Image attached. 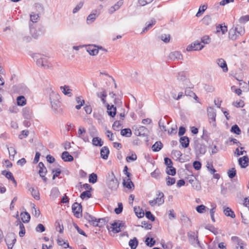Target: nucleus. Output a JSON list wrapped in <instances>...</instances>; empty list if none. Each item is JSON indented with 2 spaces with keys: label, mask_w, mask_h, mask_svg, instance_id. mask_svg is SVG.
<instances>
[{
  "label": "nucleus",
  "mask_w": 249,
  "mask_h": 249,
  "mask_svg": "<svg viewBox=\"0 0 249 249\" xmlns=\"http://www.w3.org/2000/svg\"><path fill=\"white\" fill-rule=\"evenodd\" d=\"M32 57L36 60V65L44 69H49L51 67V64L48 62V59L43 55L40 54H34Z\"/></svg>",
  "instance_id": "obj_1"
},
{
  "label": "nucleus",
  "mask_w": 249,
  "mask_h": 249,
  "mask_svg": "<svg viewBox=\"0 0 249 249\" xmlns=\"http://www.w3.org/2000/svg\"><path fill=\"white\" fill-rule=\"evenodd\" d=\"M50 92V100L52 108L54 110H57L60 107L59 100L60 99L59 95L55 91L51 89Z\"/></svg>",
  "instance_id": "obj_2"
},
{
  "label": "nucleus",
  "mask_w": 249,
  "mask_h": 249,
  "mask_svg": "<svg viewBox=\"0 0 249 249\" xmlns=\"http://www.w3.org/2000/svg\"><path fill=\"white\" fill-rule=\"evenodd\" d=\"M107 183L108 187L112 190H116L119 186V182L113 172L108 174Z\"/></svg>",
  "instance_id": "obj_3"
},
{
  "label": "nucleus",
  "mask_w": 249,
  "mask_h": 249,
  "mask_svg": "<svg viewBox=\"0 0 249 249\" xmlns=\"http://www.w3.org/2000/svg\"><path fill=\"white\" fill-rule=\"evenodd\" d=\"M188 237L190 243L194 247L198 246L201 248L200 244L198 240L197 235L193 231H189L188 232Z\"/></svg>",
  "instance_id": "obj_4"
},
{
  "label": "nucleus",
  "mask_w": 249,
  "mask_h": 249,
  "mask_svg": "<svg viewBox=\"0 0 249 249\" xmlns=\"http://www.w3.org/2000/svg\"><path fill=\"white\" fill-rule=\"evenodd\" d=\"M124 225L122 221L114 222L111 224L110 229L114 233H118L124 229Z\"/></svg>",
  "instance_id": "obj_5"
},
{
  "label": "nucleus",
  "mask_w": 249,
  "mask_h": 249,
  "mask_svg": "<svg viewBox=\"0 0 249 249\" xmlns=\"http://www.w3.org/2000/svg\"><path fill=\"white\" fill-rule=\"evenodd\" d=\"M207 113L210 123L213 124V126L215 127L216 111L215 109L212 107H209L207 108Z\"/></svg>",
  "instance_id": "obj_6"
},
{
  "label": "nucleus",
  "mask_w": 249,
  "mask_h": 249,
  "mask_svg": "<svg viewBox=\"0 0 249 249\" xmlns=\"http://www.w3.org/2000/svg\"><path fill=\"white\" fill-rule=\"evenodd\" d=\"M204 46L198 40L194 41L191 45L187 46L186 50L188 52L192 51H200L204 48Z\"/></svg>",
  "instance_id": "obj_7"
},
{
  "label": "nucleus",
  "mask_w": 249,
  "mask_h": 249,
  "mask_svg": "<svg viewBox=\"0 0 249 249\" xmlns=\"http://www.w3.org/2000/svg\"><path fill=\"white\" fill-rule=\"evenodd\" d=\"M72 211L74 215L77 218L82 216V206L77 202H75L72 205Z\"/></svg>",
  "instance_id": "obj_8"
},
{
  "label": "nucleus",
  "mask_w": 249,
  "mask_h": 249,
  "mask_svg": "<svg viewBox=\"0 0 249 249\" xmlns=\"http://www.w3.org/2000/svg\"><path fill=\"white\" fill-rule=\"evenodd\" d=\"M163 197L164 194L163 193L159 192L157 197L153 200H150L149 203L151 206H154L157 204L158 205H161L164 202Z\"/></svg>",
  "instance_id": "obj_9"
},
{
  "label": "nucleus",
  "mask_w": 249,
  "mask_h": 249,
  "mask_svg": "<svg viewBox=\"0 0 249 249\" xmlns=\"http://www.w3.org/2000/svg\"><path fill=\"white\" fill-rule=\"evenodd\" d=\"M5 240L8 249H12L13 245L16 241L15 234L13 233H8L6 235Z\"/></svg>",
  "instance_id": "obj_10"
},
{
  "label": "nucleus",
  "mask_w": 249,
  "mask_h": 249,
  "mask_svg": "<svg viewBox=\"0 0 249 249\" xmlns=\"http://www.w3.org/2000/svg\"><path fill=\"white\" fill-rule=\"evenodd\" d=\"M231 241L236 245V249H245L246 246L243 241L237 236H232Z\"/></svg>",
  "instance_id": "obj_11"
},
{
  "label": "nucleus",
  "mask_w": 249,
  "mask_h": 249,
  "mask_svg": "<svg viewBox=\"0 0 249 249\" xmlns=\"http://www.w3.org/2000/svg\"><path fill=\"white\" fill-rule=\"evenodd\" d=\"M86 129L82 126H80L77 133V136L82 139L85 142H88L89 141V140L88 136L86 135Z\"/></svg>",
  "instance_id": "obj_12"
},
{
  "label": "nucleus",
  "mask_w": 249,
  "mask_h": 249,
  "mask_svg": "<svg viewBox=\"0 0 249 249\" xmlns=\"http://www.w3.org/2000/svg\"><path fill=\"white\" fill-rule=\"evenodd\" d=\"M100 13L97 11V10L92 11L91 14H90L87 18V21L88 24H90L94 22L96 18L99 15Z\"/></svg>",
  "instance_id": "obj_13"
},
{
  "label": "nucleus",
  "mask_w": 249,
  "mask_h": 249,
  "mask_svg": "<svg viewBox=\"0 0 249 249\" xmlns=\"http://www.w3.org/2000/svg\"><path fill=\"white\" fill-rule=\"evenodd\" d=\"M169 58L172 61L179 60L183 59V56L180 52L175 51L170 53Z\"/></svg>",
  "instance_id": "obj_14"
},
{
  "label": "nucleus",
  "mask_w": 249,
  "mask_h": 249,
  "mask_svg": "<svg viewBox=\"0 0 249 249\" xmlns=\"http://www.w3.org/2000/svg\"><path fill=\"white\" fill-rule=\"evenodd\" d=\"M123 4V0H120L116 2L114 5L111 6L108 10V12L109 14H112L116 11L119 10L121 6Z\"/></svg>",
  "instance_id": "obj_15"
},
{
  "label": "nucleus",
  "mask_w": 249,
  "mask_h": 249,
  "mask_svg": "<svg viewBox=\"0 0 249 249\" xmlns=\"http://www.w3.org/2000/svg\"><path fill=\"white\" fill-rule=\"evenodd\" d=\"M84 217L85 219L88 220L91 225H93V226H94V225H98V224L97 223V219L95 217L89 214V213H84Z\"/></svg>",
  "instance_id": "obj_16"
},
{
  "label": "nucleus",
  "mask_w": 249,
  "mask_h": 249,
  "mask_svg": "<svg viewBox=\"0 0 249 249\" xmlns=\"http://www.w3.org/2000/svg\"><path fill=\"white\" fill-rule=\"evenodd\" d=\"M216 63L222 69L224 72H226L228 71L227 63L223 58L217 59L216 60Z\"/></svg>",
  "instance_id": "obj_17"
},
{
  "label": "nucleus",
  "mask_w": 249,
  "mask_h": 249,
  "mask_svg": "<svg viewBox=\"0 0 249 249\" xmlns=\"http://www.w3.org/2000/svg\"><path fill=\"white\" fill-rule=\"evenodd\" d=\"M22 115L24 118L30 119L32 117V111L28 107H25L22 109Z\"/></svg>",
  "instance_id": "obj_18"
},
{
  "label": "nucleus",
  "mask_w": 249,
  "mask_h": 249,
  "mask_svg": "<svg viewBox=\"0 0 249 249\" xmlns=\"http://www.w3.org/2000/svg\"><path fill=\"white\" fill-rule=\"evenodd\" d=\"M86 49L87 51L90 55H95L99 52L98 49L94 45H89L87 47Z\"/></svg>",
  "instance_id": "obj_19"
},
{
  "label": "nucleus",
  "mask_w": 249,
  "mask_h": 249,
  "mask_svg": "<svg viewBox=\"0 0 249 249\" xmlns=\"http://www.w3.org/2000/svg\"><path fill=\"white\" fill-rule=\"evenodd\" d=\"M239 164L241 168H246L248 165L249 158L247 156L240 158L238 159Z\"/></svg>",
  "instance_id": "obj_20"
},
{
  "label": "nucleus",
  "mask_w": 249,
  "mask_h": 249,
  "mask_svg": "<svg viewBox=\"0 0 249 249\" xmlns=\"http://www.w3.org/2000/svg\"><path fill=\"white\" fill-rule=\"evenodd\" d=\"M123 184L124 186H125L126 188L131 189H134V185L133 183L132 182V181L130 180V178H125L123 179Z\"/></svg>",
  "instance_id": "obj_21"
},
{
  "label": "nucleus",
  "mask_w": 249,
  "mask_h": 249,
  "mask_svg": "<svg viewBox=\"0 0 249 249\" xmlns=\"http://www.w3.org/2000/svg\"><path fill=\"white\" fill-rule=\"evenodd\" d=\"M107 112L108 114L111 117H114L116 114V108L114 107V105L110 106L109 105H107Z\"/></svg>",
  "instance_id": "obj_22"
},
{
  "label": "nucleus",
  "mask_w": 249,
  "mask_h": 249,
  "mask_svg": "<svg viewBox=\"0 0 249 249\" xmlns=\"http://www.w3.org/2000/svg\"><path fill=\"white\" fill-rule=\"evenodd\" d=\"M61 158L66 162L72 161L73 160V157L67 151H64L62 153Z\"/></svg>",
  "instance_id": "obj_23"
},
{
  "label": "nucleus",
  "mask_w": 249,
  "mask_h": 249,
  "mask_svg": "<svg viewBox=\"0 0 249 249\" xmlns=\"http://www.w3.org/2000/svg\"><path fill=\"white\" fill-rule=\"evenodd\" d=\"M109 153V149L107 146L103 147L100 151L101 157L107 160L108 158V154Z\"/></svg>",
  "instance_id": "obj_24"
},
{
  "label": "nucleus",
  "mask_w": 249,
  "mask_h": 249,
  "mask_svg": "<svg viewBox=\"0 0 249 249\" xmlns=\"http://www.w3.org/2000/svg\"><path fill=\"white\" fill-rule=\"evenodd\" d=\"M60 89L66 95H68L69 97H71L72 95L71 89H70L68 86L65 85L64 86H61L60 87Z\"/></svg>",
  "instance_id": "obj_25"
},
{
  "label": "nucleus",
  "mask_w": 249,
  "mask_h": 249,
  "mask_svg": "<svg viewBox=\"0 0 249 249\" xmlns=\"http://www.w3.org/2000/svg\"><path fill=\"white\" fill-rule=\"evenodd\" d=\"M156 23V21L155 19H152L151 20L150 22L148 23H146V26L143 28V30L141 32V34H143L145 32H147L150 28H152L153 25H154Z\"/></svg>",
  "instance_id": "obj_26"
},
{
  "label": "nucleus",
  "mask_w": 249,
  "mask_h": 249,
  "mask_svg": "<svg viewBox=\"0 0 249 249\" xmlns=\"http://www.w3.org/2000/svg\"><path fill=\"white\" fill-rule=\"evenodd\" d=\"M180 219L182 223L185 227L188 228L191 226V221L189 218H188L186 215H183Z\"/></svg>",
  "instance_id": "obj_27"
},
{
  "label": "nucleus",
  "mask_w": 249,
  "mask_h": 249,
  "mask_svg": "<svg viewBox=\"0 0 249 249\" xmlns=\"http://www.w3.org/2000/svg\"><path fill=\"white\" fill-rule=\"evenodd\" d=\"M29 191L31 193L32 196L36 200H39L40 199L39 193L38 191L34 187H31L29 189Z\"/></svg>",
  "instance_id": "obj_28"
},
{
  "label": "nucleus",
  "mask_w": 249,
  "mask_h": 249,
  "mask_svg": "<svg viewBox=\"0 0 249 249\" xmlns=\"http://www.w3.org/2000/svg\"><path fill=\"white\" fill-rule=\"evenodd\" d=\"M182 147L187 148L189 144V140L187 136L181 137L179 141Z\"/></svg>",
  "instance_id": "obj_29"
},
{
  "label": "nucleus",
  "mask_w": 249,
  "mask_h": 249,
  "mask_svg": "<svg viewBox=\"0 0 249 249\" xmlns=\"http://www.w3.org/2000/svg\"><path fill=\"white\" fill-rule=\"evenodd\" d=\"M92 144L96 146H102L104 144V142L99 137H94L92 140Z\"/></svg>",
  "instance_id": "obj_30"
},
{
  "label": "nucleus",
  "mask_w": 249,
  "mask_h": 249,
  "mask_svg": "<svg viewBox=\"0 0 249 249\" xmlns=\"http://www.w3.org/2000/svg\"><path fill=\"white\" fill-rule=\"evenodd\" d=\"M60 194L58 189L56 187H54L51 190L50 196L53 199H55L59 196Z\"/></svg>",
  "instance_id": "obj_31"
},
{
  "label": "nucleus",
  "mask_w": 249,
  "mask_h": 249,
  "mask_svg": "<svg viewBox=\"0 0 249 249\" xmlns=\"http://www.w3.org/2000/svg\"><path fill=\"white\" fill-rule=\"evenodd\" d=\"M163 144L162 143L160 142H156L152 146V149L153 151L158 152L159 151L162 147Z\"/></svg>",
  "instance_id": "obj_32"
},
{
  "label": "nucleus",
  "mask_w": 249,
  "mask_h": 249,
  "mask_svg": "<svg viewBox=\"0 0 249 249\" xmlns=\"http://www.w3.org/2000/svg\"><path fill=\"white\" fill-rule=\"evenodd\" d=\"M224 213L227 216H230L232 218L235 217L234 212L229 207H227L224 210Z\"/></svg>",
  "instance_id": "obj_33"
},
{
  "label": "nucleus",
  "mask_w": 249,
  "mask_h": 249,
  "mask_svg": "<svg viewBox=\"0 0 249 249\" xmlns=\"http://www.w3.org/2000/svg\"><path fill=\"white\" fill-rule=\"evenodd\" d=\"M237 29L232 28L230 30L229 32V38L233 40H235L238 36L236 33Z\"/></svg>",
  "instance_id": "obj_34"
},
{
  "label": "nucleus",
  "mask_w": 249,
  "mask_h": 249,
  "mask_svg": "<svg viewBox=\"0 0 249 249\" xmlns=\"http://www.w3.org/2000/svg\"><path fill=\"white\" fill-rule=\"evenodd\" d=\"M21 218L24 223H28L30 219V215L27 212L21 213L20 214Z\"/></svg>",
  "instance_id": "obj_35"
},
{
  "label": "nucleus",
  "mask_w": 249,
  "mask_h": 249,
  "mask_svg": "<svg viewBox=\"0 0 249 249\" xmlns=\"http://www.w3.org/2000/svg\"><path fill=\"white\" fill-rule=\"evenodd\" d=\"M196 151L201 155H204L206 152V146L202 144H198L196 146Z\"/></svg>",
  "instance_id": "obj_36"
},
{
  "label": "nucleus",
  "mask_w": 249,
  "mask_h": 249,
  "mask_svg": "<svg viewBox=\"0 0 249 249\" xmlns=\"http://www.w3.org/2000/svg\"><path fill=\"white\" fill-rule=\"evenodd\" d=\"M17 104L19 106H23L26 104V100L23 96H19L17 99Z\"/></svg>",
  "instance_id": "obj_37"
},
{
  "label": "nucleus",
  "mask_w": 249,
  "mask_h": 249,
  "mask_svg": "<svg viewBox=\"0 0 249 249\" xmlns=\"http://www.w3.org/2000/svg\"><path fill=\"white\" fill-rule=\"evenodd\" d=\"M121 134L123 136L130 137L132 135V132L129 128H124L121 130Z\"/></svg>",
  "instance_id": "obj_38"
},
{
  "label": "nucleus",
  "mask_w": 249,
  "mask_h": 249,
  "mask_svg": "<svg viewBox=\"0 0 249 249\" xmlns=\"http://www.w3.org/2000/svg\"><path fill=\"white\" fill-rule=\"evenodd\" d=\"M19 225L20 231L19 232V235L20 237H22L25 233V229L24 225L20 221H18L17 225Z\"/></svg>",
  "instance_id": "obj_39"
},
{
  "label": "nucleus",
  "mask_w": 249,
  "mask_h": 249,
  "mask_svg": "<svg viewBox=\"0 0 249 249\" xmlns=\"http://www.w3.org/2000/svg\"><path fill=\"white\" fill-rule=\"evenodd\" d=\"M138 242L136 237L131 239L129 242V245L131 249H135L138 246Z\"/></svg>",
  "instance_id": "obj_40"
},
{
  "label": "nucleus",
  "mask_w": 249,
  "mask_h": 249,
  "mask_svg": "<svg viewBox=\"0 0 249 249\" xmlns=\"http://www.w3.org/2000/svg\"><path fill=\"white\" fill-rule=\"evenodd\" d=\"M178 80L180 82H184L186 80V76L184 72H179L177 76Z\"/></svg>",
  "instance_id": "obj_41"
},
{
  "label": "nucleus",
  "mask_w": 249,
  "mask_h": 249,
  "mask_svg": "<svg viewBox=\"0 0 249 249\" xmlns=\"http://www.w3.org/2000/svg\"><path fill=\"white\" fill-rule=\"evenodd\" d=\"M134 211L136 213V215L139 217V218H142L144 216V212L142 210V209H140V207L134 208Z\"/></svg>",
  "instance_id": "obj_42"
},
{
  "label": "nucleus",
  "mask_w": 249,
  "mask_h": 249,
  "mask_svg": "<svg viewBox=\"0 0 249 249\" xmlns=\"http://www.w3.org/2000/svg\"><path fill=\"white\" fill-rule=\"evenodd\" d=\"M107 218H99L97 219V223L98 225H94L95 227H102L104 226L107 222Z\"/></svg>",
  "instance_id": "obj_43"
},
{
  "label": "nucleus",
  "mask_w": 249,
  "mask_h": 249,
  "mask_svg": "<svg viewBox=\"0 0 249 249\" xmlns=\"http://www.w3.org/2000/svg\"><path fill=\"white\" fill-rule=\"evenodd\" d=\"M207 5H201L199 7L198 11L196 15V17H199L203 13V12L207 9Z\"/></svg>",
  "instance_id": "obj_44"
},
{
  "label": "nucleus",
  "mask_w": 249,
  "mask_h": 249,
  "mask_svg": "<svg viewBox=\"0 0 249 249\" xmlns=\"http://www.w3.org/2000/svg\"><path fill=\"white\" fill-rule=\"evenodd\" d=\"M202 22L203 24L209 25L212 22V18L210 16H205L202 19Z\"/></svg>",
  "instance_id": "obj_45"
},
{
  "label": "nucleus",
  "mask_w": 249,
  "mask_h": 249,
  "mask_svg": "<svg viewBox=\"0 0 249 249\" xmlns=\"http://www.w3.org/2000/svg\"><path fill=\"white\" fill-rule=\"evenodd\" d=\"M227 27L225 25L222 26V25H219L216 27V32L218 33L221 31L222 34H224L227 32Z\"/></svg>",
  "instance_id": "obj_46"
},
{
  "label": "nucleus",
  "mask_w": 249,
  "mask_h": 249,
  "mask_svg": "<svg viewBox=\"0 0 249 249\" xmlns=\"http://www.w3.org/2000/svg\"><path fill=\"white\" fill-rule=\"evenodd\" d=\"M35 7L36 11L38 13H41L44 12V7L42 4L39 3H36L35 4Z\"/></svg>",
  "instance_id": "obj_47"
},
{
  "label": "nucleus",
  "mask_w": 249,
  "mask_h": 249,
  "mask_svg": "<svg viewBox=\"0 0 249 249\" xmlns=\"http://www.w3.org/2000/svg\"><path fill=\"white\" fill-rule=\"evenodd\" d=\"M57 244L61 246H63L65 249L70 248L68 242H65L62 239L59 238L57 239Z\"/></svg>",
  "instance_id": "obj_48"
},
{
  "label": "nucleus",
  "mask_w": 249,
  "mask_h": 249,
  "mask_svg": "<svg viewBox=\"0 0 249 249\" xmlns=\"http://www.w3.org/2000/svg\"><path fill=\"white\" fill-rule=\"evenodd\" d=\"M139 132V135H145L148 132L147 129L143 126H140L138 129Z\"/></svg>",
  "instance_id": "obj_49"
},
{
  "label": "nucleus",
  "mask_w": 249,
  "mask_h": 249,
  "mask_svg": "<svg viewBox=\"0 0 249 249\" xmlns=\"http://www.w3.org/2000/svg\"><path fill=\"white\" fill-rule=\"evenodd\" d=\"M231 131L237 135H239L241 133V130L237 124L233 125L231 127Z\"/></svg>",
  "instance_id": "obj_50"
},
{
  "label": "nucleus",
  "mask_w": 249,
  "mask_h": 249,
  "mask_svg": "<svg viewBox=\"0 0 249 249\" xmlns=\"http://www.w3.org/2000/svg\"><path fill=\"white\" fill-rule=\"evenodd\" d=\"M166 182L167 186H171L175 183L176 179L174 178H171L168 176L166 178Z\"/></svg>",
  "instance_id": "obj_51"
},
{
  "label": "nucleus",
  "mask_w": 249,
  "mask_h": 249,
  "mask_svg": "<svg viewBox=\"0 0 249 249\" xmlns=\"http://www.w3.org/2000/svg\"><path fill=\"white\" fill-rule=\"evenodd\" d=\"M228 177L230 178H233L236 175V171L234 168H232L228 171Z\"/></svg>",
  "instance_id": "obj_52"
},
{
  "label": "nucleus",
  "mask_w": 249,
  "mask_h": 249,
  "mask_svg": "<svg viewBox=\"0 0 249 249\" xmlns=\"http://www.w3.org/2000/svg\"><path fill=\"white\" fill-rule=\"evenodd\" d=\"M39 18L38 14H35L34 13H32L30 14V20L36 23L37 21Z\"/></svg>",
  "instance_id": "obj_53"
},
{
  "label": "nucleus",
  "mask_w": 249,
  "mask_h": 249,
  "mask_svg": "<svg viewBox=\"0 0 249 249\" xmlns=\"http://www.w3.org/2000/svg\"><path fill=\"white\" fill-rule=\"evenodd\" d=\"M83 5H84L83 2L81 1L79 3H78L76 5V6L73 8V9L72 10V13L75 14V13H77L80 10V9L83 7Z\"/></svg>",
  "instance_id": "obj_54"
},
{
  "label": "nucleus",
  "mask_w": 249,
  "mask_h": 249,
  "mask_svg": "<svg viewBox=\"0 0 249 249\" xmlns=\"http://www.w3.org/2000/svg\"><path fill=\"white\" fill-rule=\"evenodd\" d=\"M211 42V38L208 36H204L201 38V43L204 44H208Z\"/></svg>",
  "instance_id": "obj_55"
},
{
  "label": "nucleus",
  "mask_w": 249,
  "mask_h": 249,
  "mask_svg": "<svg viewBox=\"0 0 249 249\" xmlns=\"http://www.w3.org/2000/svg\"><path fill=\"white\" fill-rule=\"evenodd\" d=\"M97 176L96 174L92 173L89 176V182L94 183L97 181Z\"/></svg>",
  "instance_id": "obj_56"
},
{
  "label": "nucleus",
  "mask_w": 249,
  "mask_h": 249,
  "mask_svg": "<svg viewBox=\"0 0 249 249\" xmlns=\"http://www.w3.org/2000/svg\"><path fill=\"white\" fill-rule=\"evenodd\" d=\"M166 172L169 175L174 176L176 174V170L172 166L171 168H166Z\"/></svg>",
  "instance_id": "obj_57"
},
{
  "label": "nucleus",
  "mask_w": 249,
  "mask_h": 249,
  "mask_svg": "<svg viewBox=\"0 0 249 249\" xmlns=\"http://www.w3.org/2000/svg\"><path fill=\"white\" fill-rule=\"evenodd\" d=\"M121 125L122 124L119 121H116L112 125V128L115 131H119Z\"/></svg>",
  "instance_id": "obj_58"
},
{
  "label": "nucleus",
  "mask_w": 249,
  "mask_h": 249,
  "mask_svg": "<svg viewBox=\"0 0 249 249\" xmlns=\"http://www.w3.org/2000/svg\"><path fill=\"white\" fill-rule=\"evenodd\" d=\"M91 196V194L89 191H86L81 193L80 197L81 199H84L86 197L90 198Z\"/></svg>",
  "instance_id": "obj_59"
},
{
  "label": "nucleus",
  "mask_w": 249,
  "mask_h": 249,
  "mask_svg": "<svg viewBox=\"0 0 249 249\" xmlns=\"http://www.w3.org/2000/svg\"><path fill=\"white\" fill-rule=\"evenodd\" d=\"M33 213L36 217H38L40 214V211L36 207V205L34 204H32Z\"/></svg>",
  "instance_id": "obj_60"
},
{
  "label": "nucleus",
  "mask_w": 249,
  "mask_h": 249,
  "mask_svg": "<svg viewBox=\"0 0 249 249\" xmlns=\"http://www.w3.org/2000/svg\"><path fill=\"white\" fill-rule=\"evenodd\" d=\"M171 154L177 159H179L182 156V153L179 150H174L172 151Z\"/></svg>",
  "instance_id": "obj_61"
},
{
  "label": "nucleus",
  "mask_w": 249,
  "mask_h": 249,
  "mask_svg": "<svg viewBox=\"0 0 249 249\" xmlns=\"http://www.w3.org/2000/svg\"><path fill=\"white\" fill-rule=\"evenodd\" d=\"M206 207L203 205H198L196 207V211L199 213H203L206 211Z\"/></svg>",
  "instance_id": "obj_62"
},
{
  "label": "nucleus",
  "mask_w": 249,
  "mask_h": 249,
  "mask_svg": "<svg viewBox=\"0 0 249 249\" xmlns=\"http://www.w3.org/2000/svg\"><path fill=\"white\" fill-rule=\"evenodd\" d=\"M145 243L147 246L151 247L155 245V241L153 238L150 239L149 237H147L145 240Z\"/></svg>",
  "instance_id": "obj_63"
},
{
  "label": "nucleus",
  "mask_w": 249,
  "mask_h": 249,
  "mask_svg": "<svg viewBox=\"0 0 249 249\" xmlns=\"http://www.w3.org/2000/svg\"><path fill=\"white\" fill-rule=\"evenodd\" d=\"M164 160L165 164L167 166L166 168L172 167L173 162L170 159L168 158H165Z\"/></svg>",
  "instance_id": "obj_64"
}]
</instances>
